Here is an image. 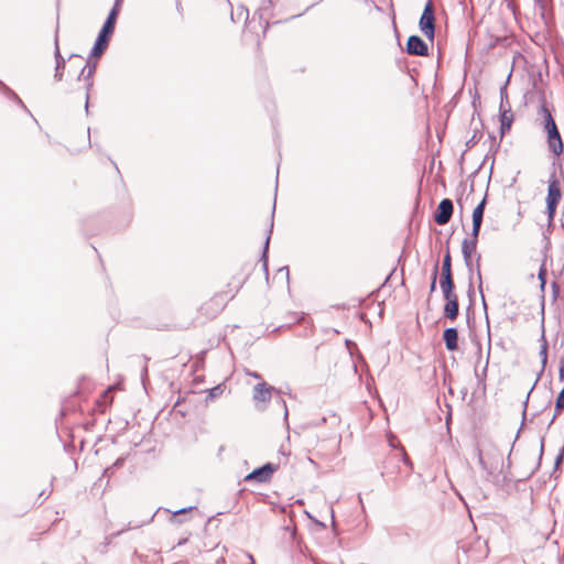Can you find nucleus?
<instances>
[{"mask_svg":"<svg viewBox=\"0 0 564 564\" xmlns=\"http://www.w3.org/2000/svg\"><path fill=\"white\" fill-rule=\"evenodd\" d=\"M118 17V9L117 6H113V8L110 10L108 18L106 19L97 39L94 44V47L91 48L90 56L99 57L104 51L107 48L109 39L115 31V24Z\"/></svg>","mask_w":564,"mask_h":564,"instance_id":"nucleus-1","label":"nucleus"},{"mask_svg":"<svg viewBox=\"0 0 564 564\" xmlns=\"http://www.w3.org/2000/svg\"><path fill=\"white\" fill-rule=\"evenodd\" d=\"M561 187L558 180L553 175L549 181L547 196H546V213L550 221L554 219L556 207L561 200Z\"/></svg>","mask_w":564,"mask_h":564,"instance_id":"nucleus-2","label":"nucleus"},{"mask_svg":"<svg viewBox=\"0 0 564 564\" xmlns=\"http://www.w3.org/2000/svg\"><path fill=\"white\" fill-rule=\"evenodd\" d=\"M435 17H434V8L431 0L427 1L423 13L420 19V29L422 33L430 40L434 39L435 32Z\"/></svg>","mask_w":564,"mask_h":564,"instance_id":"nucleus-3","label":"nucleus"},{"mask_svg":"<svg viewBox=\"0 0 564 564\" xmlns=\"http://www.w3.org/2000/svg\"><path fill=\"white\" fill-rule=\"evenodd\" d=\"M276 469H278L276 465H274L272 463H268V464L263 465L262 467L257 468L252 473L248 474L245 477V481H253L254 480L257 482H267L272 478V476Z\"/></svg>","mask_w":564,"mask_h":564,"instance_id":"nucleus-4","label":"nucleus"},{"mask_svg":"<svg viewBox=\"0 0 564 564\" xmlns=\"http://www.w3.org/2000/svg\"><path fill=\"white\" fill-rule=\"evenodd\" d=\"M454 206L449 198H444L437 206L434 220L437 225H446L453 215Z\"/></svg>","mask_w":564,"mask_h":564,"instance_id":"nucleus-5","label":"nucleus"},{"mask_svg":"<svg viewBox=\"0 0 564 564\" xmlns=\"http://www.w3.org/2000/svg\"><path fill=\"white\" fill-rule=\"evenodd\" d=\"M406 53L415 56H427V44L417 35H411L406 43Z\"/></svg>","mask_w":564,"mask_h":564,"instance_id":"nucleus-6","label":"nucleus"},{"mask_svg":"<svg viewBox=\"0 0 564 564\" xmlns=\"http://www.w3.org/2000/svg\"><path fill=\"white\" fill-rule=\"evenodd\" d=\"M546 133L550 151L556 156L561 155L563 152V142L557 127L553 126L551 129L546 130Z\"/></svg>","mask_w":564,"mask_h":564,"instance_id":"nucleus-7","label":"nucleus"},{"mask_svg":"<svg viewBox=\"0 0 564 564\" xmlns=\"http://www.w3.org/2000/svg\"><path fill=\"white\" fill-rule=\"evenodd\" d=\"M477 240L471 238H465L462 242V253L464 257V261L469 271H473V258L471 254L477 249Z\"/></svg>","mask_w":564,"mask_h":564,"instance_id":"nucleus-8","label":"nucleus"},{"mask_svg":"<svg viewBox=\"0 0 564 564\" xmlns=\"http://www.w3.org/2000/svg\"><path fill=\"white\" fill-rule=\"evenodd\" d=\"M273 388L268 386L265 382H260L253 388V400L254 402H269L271 399Z\"/></svg>","mask_w":564,"mask_h":564,"instance_id":"nucleus-9","label":"nucleus"},{"mask_svg":"<svg viewBox=\"0 0 564 564\" xmlns=\"http://www.w3.org/2000/svg\"><path fill=\"white\" fill-rule=\"evenodd\" d=\"M54 56H55V62H56L54 78H55V80L59 82L63 79V75H64L65 58L61 54L57 35L55 36Z\"/></svg>","mask_w":564,"mask_h":564,"instance_id":"nucleus-10","label":"nucleus"},{"mask_svg":"<svg viewBox=\"0 0 564 564\" xmlns=\"http://www.w3.org/2000/svg\"><path fill=\"white\" fill-rule=\"evenodd\" d=\"M538 116H539V120L545 131L551 129L553 126H556V123L553 119V116L551 113V110L547 108L545 102H543L540 106Z\"/></svg>","mask_w":564,"mask_h":564,"instance_id":"nucleus-11","label":"nucleus"},{"mask_svg":"<svg viewBox=\"0 0 564 564\" xmlns=\"http://www.w3.org/2000/svg\"><path fill=\"white\" fill-rule=\"evenodd\" d=\"M446 349L454 351L458 348V333L454 327L446 328L443 333Z\"/></svg>","mask_w":564,"mask_h":564,"instance_id":"nucleus-12","label":"nucleus"},{"mask_svg":"<svg viewBox=\"0 0 564 564\" xmlns=\"http://www.w3.org/2000/svg\"><path fill=\"white\" fill-rule=\"evenodd\" d=\"M513 122V113L511 111V107L508 106V109H503L502 112H500V132L501 134H505L510 128Z\"/></svg>","mask_w":564,"mask_h":564,"instance_id":"nucleus-13","label":"nucleus"},{"mask_svg":"<svg viewBox=\"0 0 564 564\" xmlns=\"http://www.w3.org/2000/svg\"><path fill=\"white\" fill-rule=\"evenodd\" d=\"M547 349H549V344H547V340L545 337L544 325H542V333H541V337H540V351H539L541 362H542V369H544V367L547 362Z\"/></svg>","mask_w":564,"mask_h":564,"instance_id":"nucleus-14","label":"nucleus"},{"mask_svg":"<svg viewBox=\"0 0 564 564\" xmlns=\"http://www.w3.org/2000/svg\"><path fill=\"white\" fill-rule=\"evenodd\" d=\"M458 300H454L452 302L445 303L444 305V316L451 321H454L458 316Z\"/></svg>","mask_w":564,"mask_h":564,"instance_id":"nucleus-15","label":"nucleus"},{"mask_svg":"<svg viewBox=\"0 0 564 564\" xmlns=\"http://www.w3.org/2000/svg\"><path fill=\"white\" fill-rule=\"evenodd\" d=\"M486 197L475 207L473 212V223L482 224Z\"/></svg>","mask_w":564,"mask_h":564,"instance_id":"nucleus-16","label":"nucleus"},{"mask_svg":"<svg viewBox=\"0 0 564 564\" xmlns=\"http://www.w3.org/2000/svg\"><path fill=\"white\" fill-rule=\"evenodd\" d=\"M272 228H273V223L271 221L270 229H269V235L265 238L263 253H262V257H261L262 267H263V270H264V272L267 274H268V254L267 253H268V249H269L270 235L272 232Z\"/></svg>","mask_w":564,"mask_h":564,"instance_id":"nucleus-17","label":"nucleus"},{"mask_svg":"<svg viewBox=\"0 0 564 564\" xmlns=\"http://www.w3.org/2000/svg\"><path fill=\"white\" fill-rule=\"evenodd\" d=\"M440 286H441L442 291H445V290L449 291V289H455V284H454V281H453V275L452 274L441 273Z\"/></svg>","mask_w":564,"mask_h":564,"instance_id":"nucleus-18","label":"nucleus"},{"mask_svg":"<svg viewBox=\"0 0 564 564\" xmlns=\"http://www.w3.org/2000/svg\"><path fill=\"white\" fill-rule=\"evenodd\" d=\"M564 409V388L561 390L556 398L555 402V413L551 420V424L555 421L556 416L558 415L560 411Z\"/></svg>","mask_w":564,"mask_h":564,"instance_id":"nucleus-19","label":"nucleus"},{"mask_svg":"<svg viewBox=\"0 0 564 564\" xmlns=\"http://www.w3.org/2000/svg\"><path fill=\"white\" fill-rule=\"evenodd\" d=\"M442 273L452 274V259H451V253L448 250L445 253L444 259H443Z\"/></svg>","mask_w":564,"mask_h":564,"instance_id":"nucleus-20","label":"nucleus"},{"mask_svg":"<svg viewBox=\"0 0 564 564\" xmlns=\"http://www.w3.org/2000/svg\"><path fill=\"white\" fill-rule=\"evenodd\" d=\"M95 70H96V65L95 64L89 65V63H87V65L82 68L80 76L85 75L86 78H90L94 75Z\"/></svg>","mask_w":564,"mask_h":564,"instance_id":"nucleus-21","label":"nucleus"},{"mask_svg":"<svg viewBox=\"0 0 564 564\" xmlns=\"http://www.w3.org/2000/svg\"><path fill=\"white\" fill-rule=\"evenodd\" d=\"M500 95H501V101H500V112L503 111V109H508V106L509 105V100H508V96H507V93H506V87H503L501 90H500Z\"/></svg>","mask_w":564,"mask_h":564,"instance_id":"nucleus-22","label":"nucleus"},{"mask_svg":"<svg viewBox=\"0 0 564 564\" xmlns=\"http://www.w3.org/2000/svg\"><path fill=\"white\" fill-rule=\"evenodd\" d=\"M394 458L397 460L401 459L410 469H412V463H411L410 458L406 456L404 448H401L400 454L395 455Z\"/></svg>","mask_w":564,"mask_h":564,"instance_id":"nucleus-23","label":"nucleus"},{"mask_svg":"<svg viewBox=\"0 0 564 564\" xmlns=\"http://www.w3.org/2000/svg\"><path fill=\"white\" fill-rule=\"evenodd\" d=\"M538 278L540 280L541 289L543 290L546 283V268L544 264L540 267Z\"/></svg>","mask_w":564,"mask_h":564,"instance_id":"nucleus-24","label":"nucleus"},{"mask_svg":"<svg viewBox=\"0 0 564 564\" xmlns=\"http://www.w3.org/2000/svg\"><path fill=\"white\" fill-rule=\"evenodd\" d=\"M444 299L446 300V303L452 302L454 300H458L457 294L455 293V289H449L442 291Z\"/></svg>","mask_w":564,"mask_h":564,"instance_id":"nucleus-25","label":"nucleus"},{"mask_svg":"<svg viewBox=\"0 0 564 564\" xmlns=\"http://www.w3.org/2000/svg\"><path fill=\"white\" fill-rule=\"evenodd\" d=\"M481 224L473 223V229L470 234V238L478 241V235L480 231Z\"/></svg>","mask_w":564,"mask_h":564,"instance_id":"nucleus-26","label":"nucleus"},{"mask_svg":"<svg viewBox=\"0 0 564 564\" xmlns=\"http://www.w3.org/2000/svg\"><path fill=\"white\" fill-rule=\"evenodd\" d=\"M438 269L437 265H435L433 274H432V281L430 285V292L433 293L436 289V279H437Z\"/></svg>","mask_w":564,"mask_h":564,"instance_id":"nucleus-27","label":"nucleus"},{"mask_svg":"<svg viewBox=\"0 0 564 564\" xmlns=\"http://www.w3.org/2000/svg\"><path fill=\"white\" fill-rule=\"evenodd\" d=\"M476 269H477V274H478V278H479V281H480L479 290L481 291L480 254H478V257H477Z\"/></svg>","mask_w":564,"mask_h":564,"instance_id":"nucleus-28","label":"nucleus"},{"mask_svg":"<svg viewBox=\"0 0 564 564\" xmlns=\"http://www.w3.org/2000/svg\"><path fill=\"white\" fill-rule=\"evenodd\" d=\"M534 1H535V4L539 7V9L541 11V15L544 17V12H545L544 0H534Z\"/></svg>","mask_w":564,"mask_h":564,"instance_id":"nucleus-29","label":"nucleus"},{"mask_svg":"<svg viewBox=\"0 0 564 564\" xmlns=\"http://www.w3.org/2000/svg\"><path fill=\"white\" fill-rule=\"evenodd\" d=\"M193 510V507H187V508H183V509H180V510H175L173 511V516H178V514H183V513H186L188 511Z\"/></svg>","mask_w":564,"mask_h":564,"instance_id":"nucleus-30","label":"nucleus"},{"mask_svg":"<svg viewBox=\"0 0 564 564\" xmlns=\"http://www.w3.org/2000/svg\"><path fill=\"white\" fill-rule=\"evenodd\" d=\"M534 386H535V383L532 386V388L530 389V391L527 393L525 401H524V410H523V413H525L527 403H528V401H529V397H530L531 391L534 389Z\"/></svg>","mask_w":564,"mask_h":564,"instance_id":"nucleus-31","label":"nucleus"},{"mask_svg":"<svg viewBox=\"0 0 564 564\" xmlns=\"http://www.w3.org/2000/svg\"><path fill=\"white\" fill-rule=\"evenodd\" d=\"M187 541H188V539H187V538L181 539V540L177 542V545H178V546H180V545H183V544H185Z\"/></svg>","mask_w":564,"mask_h":564,"instance_id":"nucleus-32","label":"nucleus"},{"mask_svg":"<svg viewBox=\"0 0 564 564\" xmlns=\"http://www.w3.org/2000/svg\"><path fill=\"white\" fill-rule=\"evenodd\" d=\"M560 377L563 380L564 379V365L560 368Z\"/></svg>","mask_w":564,"mask_h":564,"instance_id":"nucleus-33","label":"nucleus"},{"mask_svg":"<svg viewBox=\"0 0 564 564\" xmlns=\"http://www.w3.org/2000/svg\"><path fill=\"white\" fill-rule=\"evenodd\" d=\"M249 375H250V376H252V377H254V378H258V379L260 378V375H259V373H257V372H250Z\"/></svg>","mask_w":564,"mask_h":564,"instance_id":"nucleus-34","label":"nucleus"},{"mask_svg":"<svg viewBox=\"0 0 564 564\" xmlns=\"http://www.w3.org/2000/svg\"><path fill=\"white\" fill-rule=\"evenodd\" d=\"M120 1L121 0H116V2H115V6H117L118 11L120 10Z\"/></svg>","mask_w":564,"mask_h":564,"instance_id":"nucleus-35","label":"nucleus"},{"mask_svg":"<svg viewBox=\"0 0 564 564\" xmlns=\"http://www.w3.org/2000/svg\"><path fill=\"white\" fill-rule=\"evenodd\" d=\"M248 557H249V560H250L251 564H254L253 556H252L251 554H248Z\"/></svg>","mask_w":564,"mask_h":564,"instance_id":"nucleus-36","label":"nucleus"},{"mask_svg":"<svg viewBox=\"0 0 564 564\" xmlns=\"http://www.w3.org/2000/svg\"><path fill=\"white\" fill-rule=\"evenodd\" d=\"M482 304H484V307H485V310H486V308H487V304H486V302H485V297H484V296H482Z\"/></svg>","mask_w":564,"mask_h":564,"instance_id":"nucleus-37","label":"nucleus"},{"mask_svg":"<svg viewBox=\"0 0 564 564\" xmlns=\"http://www.w3.org/2000/svg\"><path fill=\"white\" fill-rule=\"evenodd\" d=\"M479 463H480V464H484V460H482L481 455H479Z\"/></svg>","mask_w":564,"mask_h":564,"instance_id":"nucleus-38","label":"nucleus"}]
</instances>
